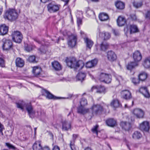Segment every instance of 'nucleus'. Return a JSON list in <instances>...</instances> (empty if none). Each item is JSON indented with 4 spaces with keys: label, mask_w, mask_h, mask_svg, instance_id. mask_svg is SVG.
<instances>
[{
    "label": "nucleus",
    "mask_w": 150,
    "mask_h": 150,
    "mask_svg": "<svg viewBox=\"0 0 150 150\" xmlns=\"http://www.w3.org/2000/svg\"><path fill=\"white\" fill-rule=\"evenodd\" d=\"M17 107L22 110L25 109L27 111L30 117L33 118L35 116V112L33 110V107L30 103H27L22 101L16 103Z\"/></svg>",
    "instance_id": "1"
},
{
    "label": "nucleus",
    "mask_w": 150,
    "mask_h": 150,
    "mask_svg": "<svg viewBox=\"0 0 150 150\" xmlns=\"http://www.w3.org/2000/svg\"><path fill=\"white\" fill-rule=\"evenodd\" d=\"M66 62L67 66L71 68L82 69L84 66V64L81 60L77 62L76 59L73 57L67 58Z\"/></svg>",
    "instance_id": "2"
},
{
    "label": "nucleus",
    "mask_w": 150,
    "mask_h": 150,
    "mask_svg": "<svg viewBox=\"0 0 150 150\" xmlns=\"http://www.w3.org/2000/svg\"><path fill=\"white\" fill-rule=\"evenodd\" d=\"M18 15L16 10L13 9H10L6 11L4 17L9 21H13L16 20L17 18Z\"/></svg>",
    "instance_id": "3"
},
{
    "label": "nucleus",
    "mask_w": 150,
    "mask_h": 150,
    "mask_svg": "<svg viewBox=\"0 0 150 150\" xmlns=\"http://www.w3.org/2000/svg\"><path fill=\"white\" fill-rule=\"evenodd\" d=\"M13 40L15 42L20 43L22 40L23 36L21 33L18 31H14L11 35Z\"/></svg>",
    "instance_id": "4"
},
{
    "label": "nucleus",
    "mask_w": 150,
    "mask_h": 150,
    "mask_svg": "<svg viewBox=\"0 0 150 150\" xmlns=\"http://www.w3.org/2000/svg\"><path fill=\"white\" fill-rule=\"evenodd\" d=\"M2 48L4 50H8L12 47V42L10 40L4 38L2 40Z\"/></svg>",
    "instance_id": "5"
},
{
    "label": "nucleus",
    "mask_w": 150,
    "mask_h": 150,
    "mask_svg": "<svg viewBox=\"0 0 150 150\" xmlns=\"http://www.w3.org/2000/svg\"><path fill=\"white\" fill-rule=\"evenodd\" d=\"M77 40V36L75 34H71L69 36L68 44L71 47H74L76 44Z\"/></svg>",
    "instance_id": "6"
},
{
    "label": "nucleus",
    "mask_w": 150,
    "mask_h": 150,
    "mask_svg": "<svg viewBox=\"0 0 150 150\" xmlns=\"http://www.w3.org/2000/svg\"><path fill=\"white\" fill-rule=\"evenodd\" d=\"M92 114L94 115H97L100 113L103 110L102 106L99 104L94 105L92 108Z\"/></svg>",
    "instance_id": "7"
},
{
    "label": "nucleus",
    "mask_w": 150,
    "mask_h": 150,
    "mask_svg": "<svg viewBox=\"0 0 150 150\" xmlns=\"http://www.w3.org/2000/svg\"><path fill=\"white\" fill-rule=\"evenodd\" d=\"M149 122L147 121H144L139 125V128L143 131L147 132L150 129Z\"/></svg>",
    "instance_id": "8"
},
{
    "label": "nucleus",
    "mask_w": 150,
    "mask_h": 150,
    "mask_svg": "<svg viewBox=\"0 0 150 150\" xmlns=\"http://www.w3.org/2000/svg\"><path fill=\"white\" fill-rule=\"evenodd\" d=\"M59 5L50 3L47 6L48 10L51 13L57 12L59 10Z\"/></svg>",
    "instance_id": "9"
},
{
    "label": "nucleus",
    "mask_w": 150,
    "mask_h": 150,
    "mask_svg": "<svg viewBox=\"0 0 150 150\" xmlns=\"http://www.w3.org/2000/svg\"><path fill=\"white\" fill-rule=\"evenodd\" d=\"M133 113L137 118H142L144 114V111L139 108L134 109L133 111Z\"/></svg>",
    "instance_id": "10"
},
{
    "label": "nucleus",
    "mask_w": 150,
    "mask_h": 150,
    "mask_svg": "<svg viewBox=\"0 0 150 150\" xmlns=\"http://www.w3.org/2000/svg\"><path fill=\"white\" fill-rule=\"evenodd\" d=\"M96 89V92L99 93H105L106 92L105 88L103 86H93L91 88L90 91L93 92V90Z\"/></svg>",
    "instance_id": "11"
},
{
    "label": "nucleus",
    "mask_w": 150,
    "mask_h": 150,
    "mask_svg": "<svg viewBox=\"0 0 150 150\" xmlns=\"http://www.w3.org/2000/svg\"><path fill=\"white\" fill-rule=\"evenodd\" d=\"M107 57L109 61L112 62L116 60L117 56L114 52L110 51L107 52Z\"/></svg>",
    "instance_id": "12"
},
{
    "label": "nucleus",
    "mask_w": 150,
    "mask_h": 150,
    "mask_svg": "<svg viewBox=\"0 0 150 150\" xmlns=\"http://www.w3.org/2000/svg\"><path fill=\"white\" fill-rule=\"evenodd\" d=\"M133 58L135 62H137L140 61L142 59V56L140 52L137 50L133 54Z\"/></svg>",
    "instance_id": "13"
},
{
    "label": "nucleus",
    "mask_w": 150,
    "mask_h": 150,
    "mask_svg": "<svg viewBox=\"0 0 150 150\" xmlns=\"http://www.w3.org/2000/svg\"><path fill=\"white\" fill-rule=\"evenodd\" d=\"M42 95L45 96L46 98L49 99H57L58 97L54 96L50 92L46 90H43L42 91Z\"/></svg>",
    "instance_id": "14"
},
{
    "label": "nucleus",
    "mask_w": 150,
    "mask_h": 150,
    "mask_svg": "<svg viewBox=\"0 0 150 150\" xmlns=\"http://www.w3.org/2000/svg\"><path fill=\"white\" fill-rule=\"evenodd\" d=\"M62 129L63 131H67L70 129L71 123L70 122L64 120L62 122Z\"/></svg>",
    "instance_id": "15"
},
{
    "label": "nucleus",
    "mask_w": 150,
    "mask_h": 150,
    "mask_svg": "<svg viewBox=\"0 0 150 150\" xmlns=\"http://www.w3.org/2000/svg\"><path fill=\"white\" fill-rule=\"evenodd\" d=\"M121 94L122 97L125 99H129L132 97L131 93L128 90H125L122 91Z\"/></svg>",
    "instance_id": "16"
},
{
    "label": "nucleus",
    "mask_w": 150,
    "mask_h": 150,
    "mask_svg": "<svg viewBox=\"0 0 150 150\" xmlns=\"http://www.w3.org/2000/svg\"><path fill=\"white\" fill-rule=\"evenodd\" d=\"M99 36L104 40H107L111 37L110 34L108 32H103L102 33L100 32L99 30Z\"/></svg>",
    "instance_id": "17"
},
{
    "label": "nucleus",
    "mask_w": 150,
    "mask_h": 150,
    "mask_svg": "<svg viewBox=\"0 0 150 150\" xmlns=\"http://www.w3.org/2000/svg\"><path fill=\"white\" fill-rule=\"evenodd\" d=\"M139 92L145 97L149 98L150 96V95L146 87H142L140 88Z\"/></svg>",
    "instance_id": "18"
},
{
    "label": "nucleus",
    "mask_w": 150,
    "mask_h": 150,
    "mask_svg": "<svg viewBox=\"0 0 150 150\" xmlns=\"http://www.w3.org/2000/svg\"><path fill=\"white\" fill-rule=\"evenodd\" d=\"M89 110L88 108H85L84 106H81L78 107L77 108V112L78 113L85 114L89 112Z\"/></svg>",
    "instance_id": "19"
},
{
    "label": "nucleus",
    "mask_w": 150,
    "mask_h": 150,
    "mask_svg": "<svg viewBox=\"0 0 150 150\" xmlns=\"http://www.w3.org/2000/svg\"><path fill=\"white\" fill-rule=\"evenodd\" d=\"M41 71V68L38 67H34L33 69V73L35 77H38L40 76V72Z\"/></svg>",
    "instance_id": "20"
},
{
    "label": "nucleus",
    "mask_w": 150,
    "mask_h": 150,
    "mask_svg": "<svg viewBox=\"0 0 150 150\" xmlns=\"http://www.w3.org/2000/svg\"><path fill=\"white\" fill-rule=\"evenodd\" d=\"M8 27L5 25H0V34L4 35L6 34L8 32Z\"/></svg>",
    "instance_id": "21"
},
{
    "label": "nucleus",
    "mask_w": 150,
    "mask_h": 150,
    "mask_svg": "<svg viewBox=\"0 0 150 150\" xmlns=\"http://www.w3.org/2000/svg\"><path fill=\"white\" fill-rule=\"evenodd\" d=\"M52 65L53 69L56 71H59L61 70L62 66L58 62L54 61L52 63Z\"/></svg>",
    "instance_id": "22"
},
{
    "label": "nucleus",
    "mask_w": 150,
    "mask_h": 150,
    "mask_svg": "<svg viewBox=\"0 0 150 150\" xmlns=\"http://www.w3.org/2000/svg\"><path fill=\"white\" fill-rule=\"evenodd\" d=\"M97 62L98 60L96 59L89 61L86 63V67L88 68L93 67L96 65Z\"/></svg>",
    "instance_id": "23"
},
{
    "label": "nucleus",
    "mask_w": 150,
    "mask_h": 150,
    "mask_svg": "<svg viewBox=\"0 0 150 150\" xmlns=\"http://www.w3.org/2000/svg\"><path fill=\"white\" fill-rule=\"evenodd\" d=\"M38 116L40 117L41 120L43 122H45L47 117L45 112L43 110H41L39 112H38Z\"/></svg>",
    "instance_id": "24"
},
{
    "label": "nucleus",
    "mask_w": 150,
    "mask_h": 150,
    "mask_svg": "<svg viewBox=\"0 0 150 150\" xmlns=\"http://www.w3.org/2000/svg\"><path fill=\"white\" fill-rule=\"evenodd\" d=\"M15 63L16 66L20 67H23L24 65V60L20 57H18L16 59Z\"/></svg>",
    "instance_id": "25"
},
{
    "label": "nucleus",
    "mask_w": 150,
    "mask_h": 150,
    "mask_svg": "<svg viewBox=\"0 0 150 150\" xmlns=\"http://www.w3.org/2000/svg\"><path fill=\"white\" fill-rule=\"evenodd\" d=\"M117 21L118 25L119 26H122L125 24L126 20L124 18L120 16L118 17Z\"/></svg>",
    "instance_id": "26"
},
{
    "label": "nucleus",
    "mask_w": 150,
    "mask_h": 150,
    "mask_svg": "<svg viewBox=\"0 0 150 150\" xmlns=\"http://www.w3.org/2000/svg\"><path fill=\"white\" fill-rule=\"evenodd\" d=\"M120 125L122 128L125 130H129L131 127L130 123L126 122H121Z\"/></svg>",
    "instance_id": "27"
},
{
    "label": "nucleus",
    "mask_w": 150,
    "mask_h": 150,
    "mask_svg": "<svg viewBox=\"0 0 150 150\" xmlns=\"http://www.w3.org/2000/svg\"><path fill=\"white\" fill-rule=\"evenodd\" d=\"M142 137V134L139 131H136L134 132L132 134V138L134 139H139Z\"/></svg>",
    "instance_id": "28"
},
{
    "label": "nucleus",
    "mask_w": 150,
    "mask_h": 150,
    "mask_svg": "<svg viewBox=\"0 0 150 150\" xmlns=\"http://www.w3.org/2000/svg\"><path fill=\"white\" fill-rule=\"evenodd\" d=\"M42 147L40 142L39 141L35 142L33 146V150H41Z\"/></svg>",
    "instance_id": "29"
},
{
    "label": "nucleus",
    "mask_w": 150,
    "mask_h": 150,
    "mask_svg": "<svg viewBox=\"0 0 150 150\" xmlns=\"http://www.w3.org/2000/svg\"><path fill=\"white\" fill-rule=\"evenodd\" d=\"M115 5L117 8L122 10L125 8V4L120 1H117L115 2Z\"/></svg>",
    "instance_id": "30"
},
{
    "label": "nucleus",
    "mask_w": 150,
    "mask_h": 150,
    "mask_svg": "<svg viewBox=\"0 0 150 150\" xmlns=\"http://www.w3.org/2000/svg\"><path fill=\"white\" fill-rule=\"evenodd\" d=\"M110 105L114 108H117L121 106L120 103L117 99L113 100L110 103Z\"/></svg>",
    "instance_id": "31"
},
{
    "label": "nucleus",
    "mask_w": 150,
    "mask_h": 150,
    "mask_svg": "<svg viewBox=\"0 0 150 150\" xmlns=\"http://www.w3.org/2000/svg\"><path fill=\"white\" fill-rule=\"evenodd\" d=\"M99 18L101 21H105L108 20L109 17L107 14L102 13L99 15Z\"/></svg>",
    "instance_id": "32"
},
{
    "label": "nucleus",
    "mask_w": 150,
    "mask_h": 150,
    "mask_svg": "<svg viewBox=\"0 0 150 150\" xmlns=\"http://www.w3.org/2000/svg\"><path fill=\"white\" fill-rule=\"evenodd\" d=\"M144 66L146 68L150 67V57H148L145 59L143 63Z\"/></svg>",
    "instance_id": "33"
},
{
    "label": "nucleus",
    "mask_w": 150,
    "mask_h": 150,
    "mask_svg": "<svg viewBox=\"0 0 150 150\" xmlns=\"http://www.w3.org/2000/svg\"><path fill=\"white\" fill-rule=\"evenodd\" d=\"M111 81V76L110 75L106 74L105 78L101 79V81L104 82L106 83H109Z\"/></svg>",
    "instance_id": "34"
},
{
    "label": "nucleus",
    "mask_w": 150,
    "mask_h": 150,
    "mask_svg": "<svg viewBox=\"0 0 150 150\" xmlns=\"http://www.w3.org/2000/svg\"><path fill=\"white\" fill-rule=\"evenodd\" d=\"M106 123L108 126L113 127L116 125V120L113 119H110L106 121Z\"/></svg>",
    "instance_id": "35"
},
{
    "label": "nucleus",
    "mask_w": 150,
    "mask_h": 150,
    "mask_svg": "<svg viewBox=\"0 0 150 150\" xmlns=\"http://www.w3.org/2000/svg\"><path fill=\"white\" fill-rule=\"evenodd\" d=\"M86 76V74L85 73L80 72H79L77 75L76 78L78 81H82L83 80H84Z\"/></svg>",
    "instance_id": "36"
},
{
    "label": "nucleus",
    "mask_w": 150,
    "mask_h": 150,
    "mask_svg": "<svg viewBox=\"0 0 150 150\" xmlns=\"http://www.w3.org/2000/svg\"><path fill=\"white\" fill-rule=\"evenodd\" d=\"M84 40L85 43H86L87 47L91 49L93 44V41L87 38H84Z\"/></svg>",
    "instance_id": "37"
},
{
    "label": "nucleus",
    "mask_w": 150,
    "mask_h": 150,
    "mask_svg": "<svg viewBox=\"0 0 150 150\" xmlns=\"http://www.w3.org/2000/svg\"><path fill=\"white\" fill-rule=\"evenodd\" d=\"M138 65V63L136 62H132L129 63L127 67V69L131 70L134 67L137 66Z\"/></svg>",
    "instance_id": "38"
},
{
    "label": "nucleus",
    "mask_w": 150,
    "mask_h": 150,
    "mask_svg": "<svg viewBox=\"0 0 150 150\" xmlns=\"http://www.w3.org/2000/svg\"><path fill=\"white\" fill-rule=\"evenodd\" d=\"M130 33H133L138 31V29L137 25H130L129 26Z\"/></svg>",
    "instance_id": "39"
},
{
    "label": "nucleus",
    "mask_w": 150,
    "mask_h": 150,
    "mask_svg": "<svg viewBox=\"0 0 150 150\" xmlns=\"http://www.w3.org/2000/svg\"><path fill=\"white\" fill-rule=\"evenodd\" d=\"M147 74L144 72L141 73L139 76V79L142 81H144L147 78Z\"/></svg>",
    "instance_id": "40"
},
{
    "label": "nucleus",
    "mask_w": 150,
    "mask_h": 150,
    "mask_svg": "<svg viewBox=\"0 0 150 150\" xmlns=\"http://www.w3.org/2000/svg\"><path fill=\"white\" fill-rule=\"evenodd\" d=\"M108 45L106 42H102L100 45V49L102 50L105 51L108 47Z\"/></svg>",
    "instance_id": "41"
},
{
    "label": "nucleus",
    "mask_w": 150,
    "mask_h": 150,
    "mask_svg": "<svg viewBox=\"0 0 150 150\" xmlns=\"http://www.w3.org/2000/svg\"><path fill=\"white\" fill-rule=\"evenodd\" d=\"M142 5V3L141 1L134 2L133 3L134 6L137 8L140 7Z\"/></svg>",
    "instance_id": "42"
},
{
    "label": "nucleus",
    "mask_w": 150,
    "mask_h": 150,
    "mask_svg": "<svg viewBox=\"0 0 150 150\" xmlns=\"http://www.w3.org/2000/svg\"><path fill=\"white\" fill-rule=\"evenodd\" d=\"M28 60L30 62H37L35 59V56L32 55L30 56L28 58Z\"/></svg>",
    "instance_id": "43"
},
{
    "label": "nucleus",
    "mask_w": 150,
    "mask_h": 150,
    "mask_svg": "<svg viewBox=\"0 0 150 150\" xmlns=\"http://www.w3.org/2000/svg\"><path fill=\"white\" fill-rule=\"evenodd\" d=\"M47 47L43 46H41L40 48L38 49L40 51V53L41 54H45L46 53Z\"/></svg>",
    "instance_id": "44"
},
{
    "label": "nucleus",
    "mask_w": 150,
    "mask_h": 150,
    "mask_svg": "<svg viewBox=\"0 0 150 150\" xmlns=\"http://www.w3.org/2000/svg\"><path fill=\"white\" fill-rule=\"evenodd\" d=\"M80 103L81 105L85 106L87 104V100L85 98H82L80 102Z\"/></svg>",
    "instance_id": "45"
},
{
    "label": "nucleus",
    "mask_w": 150,
    "mask_h": 150,
    "mask_svg": "<svg viewBox=\"0 0 150 150\" xmlns=\"http://www.w3.org/2000/svg\"><path fill=\"white\" fill-rule=\"evenodd\" d=\"M70 146L71 150H76V148L74 144V141H71Z\"/></svg>",
    "instance_id": "46"
},
{
    "label": "nucleus",
    "mask_w": 150,
    "mask_h": 150,
    "mask_svg": "<svg viewBox=\"0 0 150 150\" xmlns=\"http://www.w3.org/2000/svg\"><path fill=\"white\" fill-rule=\"evenodd\" d=\"M139 79L135 78H132V82L135 85H137L139 84Z\"/></svg>",
    "instance_id": "47"
},
{
    "label": "nucleus",
    "mask_w": 150,
    "mask_h": 150,
    "mask_svg": "<svg viewBox=\"0 0 150 150\" xmlns=\"http://www.w3.org/2000/svg\"><path fill=\"white\" fill-rule=\"evenodd\" d=\"M5 145L9 149L13 150L14 149H15V147L9 143H5Z\"/></svg>",
    "instance_id": "48"
},
{
    "label": "nucleus",
    "mask_w": 150,
    "mask_h": 150,
    "mask_svg": "<svg viewBox=\"0 0 150 150\" xmlns=\"http://www.w3.org/2000/svg\"><path fill=\"white\" fill-rule=\"evenodd\" d=\"M98 127V125H96L95 126H94L92 129V131L93 132L95 133H96L97 135H98L97 129Z\"/></svg>",
    "instance_id": "49"
},
{
    "label": "nucleus",
    "mask_w": 150,
    "mask_h": 150,
    "mask_svg": "<svg viewBox=\"0 0 150 150\" xmlns=\"http://www.w3.org/2000/svg\"><path fill=\"white\" fill-rule=\"evenodd\" d=\"M112 31L115 36H118L120 34V33L118 30L112 29Z\"/></svg>",
    "instance_id": "50"
},
{
    "label": "nucleus",
    "mask_w": 150,
    "mask_h": 150,
    "mask_svg": "<svg viewBox=\"0 0 150 150\" xmlns=\"http://www.w3.org/2000/svg\"><path fill=\"white\" fill-rule=\"evenodd\" d=\"M77 22L78 26L81 25L82 23V20L80 18H77Z\"/></svg>",
    "instance_id": "51"
},
{
    "label": "nucleus",
    "mask_w": 150,
    "mask_h": 150,
    "mask_svg": "<svg viewBox=\"0 0 150 150\" xmlns=\"http://www.w3.org/2000/svg\"><path fill=\"white\" fill-rule=\"evenodd\" d=\"M4 60L1 57H0V66L3 67L4 66Z\"/></svg>",
    "instance_id": "52"
},
{
    "label": "nucleus",
    "mask_w": 150,
    "mask_h": 150,
    "mask_svg": "<svg viewBox=\"0 0 150 150\" xmlns=\"http://www.w3.org/2000/svg\"><path fill=\"white\" fill-rule=\"evenodd\" d=\"M107 74L104 73H101L100 76L99 80L101 81V79L102 78H105Z\"/></svg>",
    "instance_id": "53"
},
{
    "label": "nucleus",
    "mask_w": 150,
    "mask_h": 150,
    "mask_svg": "<svg viewBox=\"0 0 150 150\" xmlns=\"http://www.w3.org/2000/svg\"><path fill=\"white\" fill-rule=\"evenodd\" d=\"M131 18L133 20H136L137 19V17L134 14H132L130 15Z\"/></svg>",
    "instance_id": "54"
},
{
    "label": "nucleus",
    "mask_w": 150,
    "mask_h": 150,
    "mask_svg": "<svg viewBox=\"0 0 150 150\" xmlns=\"http://www.w3.org/2000/svg\"><path fill=\"white\" fill-rule=\"evenodd\" d=\"M146 18L150 19V11H148L146 14Z\"/></svg>",
    "instance_id": "55"
},
{
    "label": "nucleus",
    "mask_w": 150,
    "mask_h": 150,
    "mask_svg": "<svg viewBox=\"0 0 150 150\" xmlns=\"http://www.w3.org/2000/svg\"><path fill=\"white\" fill-rule=\"evenodd\" d=\"M25 50L26 51L28 52L32 50V48L29 46L26 47L25 48Z\"/></svg>",
    "instance_id": "56"
},
{
    "label": "nucleus",
    "mask_w": 150,
    "mask_h": 150,
    "mask_svg": "<svg viewBox=\"0 0 150 150\" xmlns=\"http://www.w3.org/2000/svg\"><path fill=\"white\" fill-rule=\"evenodd\" d=\"M4 129L3 125L0 123V132L2 133V131Z\"/></svg>",
    "instance_id": "57"
},
{
    "label": "nucleus",
    "mask_w": 150,
    "mask_h": 150,
    "mask_svg": "<svg viewBox=\"0 0 150 150\" xmlns=\"http://www.w3.org/2000/svg\"><path fill=\"white\" fill-rule=\"evenodd\" d=\"M41 150H50L49 148L47 146L44 147L43 148L42 147Z\"/></svg>",
    "instance_id": "58"
},
{
    "label": "nucleus",
    "mask_w": 150,
    "mask_h": 150,
    "mask_svg": "<svg viewBox=\"0 0 150 150\" xmlns=\"http://www.w3.org/2000/svg\"><path fill=\"white\" fill-rule=\"evenodd\" d=\"M53 150H60L59 147L58 146H55Z\"/></svg>",
    "instance_id": "59"
},
{
    "label": "nucleus",
    "mask_w": 150,
    "mask_h": 150,
    "mask_svg": "<svg viewBox=\"0 0 150 150\" xmlns=\"http://www.w3.org/2000/svg\"><path fill=\"white\" fill-rule=\"evenodd\" d=\"M62 0L65 2V3L64 4L65 5H67L68 3V2L69 1V0Z\"/></svg>",
    "instance_id": "60"
},
{
    "label": "nucleus",
    "mask_w": 150,
    "mask_h": 150,
    "mask_svg": "<svg viewBox=\"0 0 150 150\" xmlns=\"http://www.w3.org/2000/svg\"><path fill=\"white\" fill-rule=\"evenodd\" d=\"M49 0H40L43 3H46Z\"/></svg>",
    "instance_id": "61"
},
{
    "label": "nucleus",
    "mask_w": 150,
    "mask_h": 150,
    "mask_svg": "<svg viewBox=\"0 0 150 150\" xmlns=\"http://www.w3.org/2000/svg\"><path fill=\"white\" fill-rule=\"evenodd\" d=\"M72 94H69V97L66 98H67V99H68V98H71L72 97Z\"/></svg>",
    "instance_id": "62"
},
{
    "label": "nucleus",
    "mask_w": 150,
    "mask_h": 150,
    "mask_svg": "<svg viewBox=\"0 0 150 150\" xmlns=\"http://www.w3.org/2000/svg\"><path fill=\"white\" fill-rule=\"evenodd\" d=\"M84 150H92L91 148L89 147H87L85 148Z\"/></svg>",
    "instance_id": "63"
},
{
    "label": "nucleus",
    "mask_w": 150,
    "mask_h": 150,
    "mask_svg": "<svg viewBox=\"0 0 150 150\" xmlns=\"http://www.w3.org/2000/svg\"><path fill=\"white\" fill-rule=\"evenodd\" d=\"M77 137V134H74L73 135V137L75 139Z\"/></svg>",
    "instance_id": "64"
}]
</instances>
